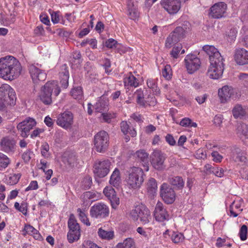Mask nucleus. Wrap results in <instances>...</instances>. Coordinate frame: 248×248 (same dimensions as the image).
Returning <instances> with one entry per match:
<instances>
[{"label": "nucleus", "mask_w": 248, "mask_h": 248, "mask_svg": "<svg viewBox=\"0 0 248 248\" xmlns=\"http://www.w3.org/2000/svg\"><path fill=\"white\" fill-rule=\"evenodd\" d=\"M148 91L146 89H139L134 93V96L136 98V102L140 106L145 107L147 105L155 106L156 103L155 98L152 97L150 100L149 95L147 94Z\"/></svg>", "instance_id": "6e6552de"}, {"label": "nucleus", "mask_w": 248, "mask_h": 248, "mask_svg": "<svg viewBox=\"0 0 248 248\" xmlns=\"http://www.w3.org/2000/svg\"><path fill=\"white\" fill-rule=\"evenodd\" d=\"M16 93L8 84H3L0 86V110H3L8 106L16 104Z\"/></svg>", "instance_id": "20e7f679"}, {"label": "nucleus", "mask_w": 248, "mask_h": 248, "mask_svg": "<svg viewBox=\"0 0 248 248\" xmlns=\"http://www.w3.org/2000/svg\"><path fill=\"white\" fill-rule=\"evenodd\" d=\"M117 248H135L134 242L133 239L127 238L125 239L123 243H119L117 246Z\"/></svg>", "instance_id": "4c0bfd02"}, {"label": "nucleus", "mask_w": 248, "mask_h": 248, "mask_svg": "<svg viewBox=\"0 0 248 248\" xmlns=\"http://www.w3.org/2000/svg\"><path fill=\"white\" fill-rule=\"evenodd\" d=\"M235 92L234 89L232 86L228 85L223 86L218 91L220 102L224 103L229 101L234 95Z\"/></svg>", "instance_id": "6ab92c4d"}, {"label": "nucleus", "mask_w": 248, "mask_h": 248, "mask_svg": "<svg viewBox=\"0 0 248 248\" xmlns=\"http://www.w3.org/2000/svg\"><path fill=\"white\" fill-rule=\"evenodd\" d=\"M29 70L34 83H37L39 81H44L46 78V73L33 64L29 66Z\"/></svg>", "instance_id": "aec40b11"}, {"label": "nucleus", "mask_w": 248, "mask_h": 248, "mask_svg": "<svg viewBox=\"0 0 248 248\" xmlns=\"http://www.w3.org/2000/svg\"><path fill=\"white\" fill-rule=\"evenodd\" d=\"M60 91L57 82L55 81H48L42 88L39 97L43 103L49 105L52 102V93L53 92L55 96H58Z\"/></svg>", "instance_id": "39448f33"}, {"label": "nucleus", "mask_w": 248, "mask_h": 248, "mask_svg": "<svg viewBox=\"0 0 248 248\" xmlns=\"http://www.w3.org/2000/svg\"><path fill=\"white\" fill-rule=\"evenodd\" d=\"M232 112L235 118L242 119L246 115V110L240 105H236L233 108Z\"/></svg>", "instance_id": "473e14b6"}, {"label": "nucleus", "mask_w": 248, "mask_h": 248, "mask_svg": "<svg viewBox=\"0 0 248 248\" xmlns=\"http://www.w3.org/2000/svg\"><path fill=\"white\" fill-rule=\"evenodd\" d=\"M73 116L70 111H66L60 114L57 120V124L58 125L67 129L73 124Z\"/></svg>", "instance_id": "a211bd4d"}, {"label": "nucleus", "mask_w": 248, "mask_h": 248, "mask_svg": "<svg viewBox=\"0 0 248 248\" xmlns=\"http://www.w3.org/2000/svg\"><path fill=\"white\" fill-rule=\"evenodd\" d=\"M166 155L159 150H154L150 156L151 163L157 170H161L165 169L164 161Z\"/></svg>", "instance_id": "9d476101"}, {"label": "nucleus", "mask_w": 248, "mask_h": 248, "mask_svg": "<svg viewBox=\"0 0 248 248\" xmlns=\"http://www.w3.org/2000/svg\"><path fill=\"white\" fill-rule=\"evenodd\" d=\"M112 207L114 209H116L118 205L119 204V199L116 196V195L112 198L109 199Z\"/></svg>", "instance_id": "4d7b16f0"}, {"label": "nucleus", "mask_w": 248, "mask_h": 248, "mask_svg": "<svg viewBox=\"0 0 248 248\" xmlns=\"http://www.w3.org/2000/svg\"><path fill=\"white\" fill-rule=\"evenodd\" d=\"M16 142L13 138L5 137L1 139L0 147L2 151L7 153H13L15 151Z\"/></svg>", "instance_id": "412c9836"}, {"label": "nucleus", "mask_w": 248, "mask_h": 248, "mask_svg": "<svg viewBox=\"0 0 248 248\" xmlns=\"http://www.w3.org/2000/svg\"><path fill=\"white\" fill-rule=\"evenodd\" d=\"M76 161V157L73 154H70L67 157L64 156L63 157V161L64 163H67L69 165L74 164Z\"/></svg>", "instance_id": "3c124183"}, {"label": "nucleus", "mask_w": 248, "mask_h": 248, "mask_svg": "<svg viewBox=\"0 0 248 248\" xmlns=\"http://www.w3.org/2000/svg\"><path fill=\"white\" fill-rule=\"evenodd\" d=\"M124 82L125 87L130 86L136 88L139 85V80L131 74L124 78Z\"/></svg>", "instance_id": "7c9ffc66"}, {"label": "nucleus", "mask_w": 248, "mask_h": 248, "mask_svg": "<svg viewBox=\"0 0 248 248\" xmlns=\"http://www.w3.org/2000/svg\"><path fill=\"white\" fill-rule=\"evenodd\" d=\"M101 116L103 121L108 123H110L111 119L116 117L115 114H111L110 113H103Z\"/></svg>", "instance_id": "864d4df0"}, {"label": "nucleus", "mask_w": 248, "mask_h": 248, "mask_svg": "<svg viewBox=\"0 0 248 248\" xmlns=\"http://www.w3.org/2000/svg\"><path fill=\"white\" fill-rule=\"evenodd\" d=\"M236 134L246 144L248 145V125L244 123L238 124L236 128Z\"/></svg>", "instance_id": "393cba45"}, {"label": "nucleus", "mask_w": 248, "mask_h": 248, "mask_svg": "<svg viewBox=\"0 0 248 248\" xmlns=\"http://www.w3.org/2000/svg\"><path fill=\"white\" fill-rule=\"evenodd\" d=\"M20 177L21 174L20 173L10 174L6 178V182L10 185H14L17 183Z\"/></svg>", "instance_id": "ea45409f"}, {"label": "nucleus", "mask_w": 248, "mask_h": 248, "mask_svg": "<svg viewBox=\"0 0 248 248\" xmlns=\"http://www.w3.org/2000/svg\"><path fill=\"white\" fill-rule=\"evenodd\" d=\"M162 76L167 79H170L171 78L172 71L170 66L166 65L162 71Z\"/></svg>", "instance_id": "09e8293b"}, {"label": "nucleus", "mask_w": 248, "mask_h": 248, "mask_svg": "<svg viewBox=\"0 0 248 248\" xmlns=\"http://www.w3.org/2000/svg\"><path fill=\"white\" fill-rule=\"evenodd\" d=\"M234 59L239 65L248 64V51L243 48L236 49Z\"/></svg>", "instance_id": "4be33fe9"}, {"label": "nucleus", "mask_w": 248, "mask_h": 248, "mask_svg": "<svg viewBox=\"0 0 248 248\" xmlns=\"http://www.w3.org/2000/svg\"><path fill=\"white\" fill-rule=\"evenodd\" d=\"M202 49L209 56L210 63L207 76L213 79H219L222 77L224 69V60L222 56L213 46L205 45Z\"/></svg>", "instance_id": "f257e3e1"}, {"label": "nucleus", "mask_w": 248, "mask_h": 248, "mask_svg": "<svg viewBox=\"0 0 248 248\" xmlns=\"http://www.w3.org/2000/svg\"><path fill=\"white\" fill-rule=\"evenodd\" d=\"M184 238L183 234L178 232H173L171 236V239L174 243L182 242Z\"/></svg>", "instance_id": "a18cd8bd"}, {"label": "nucleus", "mask_w": 248, "mask_h": 248, "mask_svg": "<svg viewBox=\"0 0 248 248\" xmlns=\"http://www.w3.org/2000/svg\"><path fill=\"white\" fill-rule=\"evenodd\" d=\"M181 48L182 47L181 46H176L173 47L170 52L171 57L175 59L177 58L178 57V54L181 50Z\"/></svg>", "instance_id": "6e6d98bb"}, {"label": "nucleus", "mask_w": 248, "mask_h": 248, "mask_svg": "<svg viewBox=\"0 0 248 248\" xmlns=\"http://www.w3.org/2000/svg\"><path fill=\"white\" fill-rule=\"evenodd\" d=\"M36 124V122L34 119L28 117L17 124V129L21 137L27 138L29 135L30 131L32 129Z\"/></svg>", "instance_id": "9b49d317"}, {"label": "nucleus", "mask_w": 248, "mask_h": 248, "mask_svg": "<svg viewBox=\"0 0 248 248\" xmlns=\"http://www.w3.org/2000/svg\"><path fill=\"white\" fill-rule=\"evenodd\" d=\"M10 163V159L6 155L0 153V171L6 169Z\"/></svg>", "instance_id": "c9c22d12"}, {"label": "nucleus", "mask_w": 248, "mask_h": 248, "mask_svg": "<svg viewBox=\"0 0 248 248\" xmlns=\"http://www.w3.org/2000/svg\"><path fill=\"white\" fill-rule=\"evenodd\" d=\"M38 188V183L36 181H32L29 186L26 188L25 191L36 190Z\"/></svg>", "instance_id": "052dcab7"}, {"label": "nucleus", "mask_w": 248, "mask_h": 248, "mask_svg": "<svg viewBox=\"0 0 248 248\" xmlns=\"http://www.w3.org/2000/svg\"><path fill=\"white\" fill-rule=\"evenodd\" d=\"M103 193L109 200L116 195L115 191L112 187H105L103 190Z\"/></svg>", "instance_id": "8fccbe9b"}, {"label": "nucleus", "mask_w": 248, "mask_h": 248, "mask_svg": "<svg viewBox=\"0 0 248 248\" xmlns=\"http://www.w3.org/2000/svg\"><path fill=\"white\" fill-rule=\"evenodd\" d=\"M121 129L122 132L124 134H129L131 137H135L137 135V132L135 129L129 126L127 122L123 121L121 123Z\"/></svg>", "instance_id": "c756f323"}, {"label": "nucleus", "mask_w": 248, "mask_h": 248, "mask_svg": "<svg viewBox=\"0 0 248 248\" xmlns=\"http://www.w3.org/2000/svg\"><path fill=\"white\" fill-rule=\"evenodd\" d=\"M98 234L100 237L104 239L110 240L114 237V232L113 231H107L102 228L98 230Z\"/></svg>", "instance_id": "58836bf2"}, {"label": "nucleus", "mask_w": 248, "mask_h": 248, "mask_svg": "<svg viewBox=\"0 0 248 248\" xmlns=\"http://www.w3.org/2000/svg\"><path fill=\"white\" fill-rule=\"evenodd\" d=\"M231 156L232 158L236 162L246 163L247 158L246 157V154L244 152L236 146L233 147Z\"/></svg>", "instance_id": "5701e85b"}, {"label": "nucleus", "mask_w": 248, "mask_h": 248, "mask_svg": "<svg viewBox=\"0 0 248 248\" xmlns=\"http://www.w3.org/2000/svg\"><path fill=\"white\" fill-rule=\"evenodd\" d=\"M247 226L246 225H242L240 230V237L243 241L247 239Z\"/></svg>", "instance_id": "5fc2aeb1"}, {"label": "nucleus", "mask_w": 248, "mask_h": 248, "mask_svg": "<svg viewBox=\"0 0 248 248\" xmlns=\"http://www.w3.org/2000/svg\"><path fill=\"white\" fill-rule=\"evenodd\" d=\"M227 9V5L224 2H218L212 6L209 12L210 16L218 19L224 16Z\"/></svg>", "instance_id": "4468645a"}, {"label": "nucleus", "mask_w": 248, "mask_h": 248, "mask_svg": "<svg viewBox=\"0 0 248 248\" xmlns=\"http://www.w3.org/2000/svg\"><path fill=\"white\" fill-rule=\"evenodd\" d=\"M73 62L76 64H79L82 62L81 55L80 52H74L73 54Z\"/></svg>", "instance_id": "603ef678"}, {"label": "nucleus", "mask_w": 248, "mask_h": 248, "mask_svg": "<svg viewBox=\"0 0 248 248\" xmlns=\"http://www.w3.org/2000/svg\"><path fill=\"white\" fill-rule=\"evenodd\" d=\"M25 230L27 233L31 234V235H33L34 233H36V232L38 231L34 227H33L32 226H31L30 225H26L25 227Z\"/></svg>", "instance_id": "774afa93"}, {"label": "nucleus", "mask_w": 248, "mask_h": 248, "mask_svg": "<svg viewBox=\"0 0 248 248\" xmlns=\"http://www.w3.org/2000/svg\"><path fill=\"white\" fill-rule=\"evenodd\" d=\"M68 226L69 231L67 235V239L69 243H72L78 241L81 234L79 225L73 214L70 216L68 221Z\"/></svg>", "instance_id": "0eeeda50"}, {"label": "nucleus", "mask_w": 248, "mask_h": 248, "mask_svg": "<svg viewBox=\"0 0 248 248\" xmlns=\"http://www.w3.org/2000/svg\"><path fill=\"white\" fill-rule=\"evenodd\" d=\"M168 182L177 190H181L184 186V181L181 176H170L168 178Z\"/></svg>", "instance_id": "a878e982"}, {"label": "nucleus", "mask_w": 248, "mask_h": 248, "mask_svg": "<svg viewBox=\"0 0 248 248\" xmlns=\"http://www.w3.org/2000/svg\"><path fill=\"white\" fill-rule=\"evenodd\" d=\"M144 175L142 169L140 167L128 168L125 173V181L126 186L130 189L140 188L144 181Z\"/></svg>", "instance_id": "7ed1b4c3"}, {"label": "nucleus", "mask_w": 248, "mask_h": 248, "mask_svg": "<svg viewBox=\"0 0 248 248\" xmlns=\"http://www.w3.org/2000/svg\"><path fill=\"white\" fill-rule=\"evenodd\" d=\"M32 153L31 150H27L24 152L22 155V158L26 162H28L31 158V155Z\"/></svg>", "instance_id": "69168bd1"}, {"label": "nucleus", "mask_w": 248, "mask_h": 248, "mask_svg": "<svg viewBox=\"0 0 248 248\" xmlns=\"http://www.w3.org/2000/svg\"><path fill=\"white\" fill-rule=\"evenodd\" d=\"M108 108V101L103 99H100L95 104L94 108L96 112H102Z\"/></svg>", "instance_id": "a19ab883"}, {"label": "nucleus", "mask_w": 248, "mask_h": 248, "mask_svg": "<svg viewBox=\"0 0 248 248\" xmlns=\"http://www.w3.org/2000/svg\"><path fill=\"white\" fill-rule=\"evenodd\" d=\"M60 82L62 87L63 88H66L68 86V79L69 74L68 70L65 68L63 71L60 73Z\"/></svg>", "instance_id": "2f4dec72"}, {"label": "nucleus", "mask_w": 248, "mask_h": 248, "mask_svg": "<svg viewBox=\"0 0 248 248\" xmlns=\"http://www.w3.org/2000/svg\"><path fill=\"white\" fill-rule=\"evenodd\" d=\"M137 162H139L145 167L146 170H148L149 154L144 150H140L136 152L134 155Z\"/></svg>", "instance_id": "b1692460"}, {"label": "nucleus", "mask_w": 248, "mask_h": 248, "mask_svg": "<svg viewBox=\"0 0 248 248\" xmlns=\"http://www.w3.org/2000/svg\"><path fill=\"white\" fill-rule=\"evenodd\" d=\"M196 156L197 158L204 159L206 157V154L203 149H199L196 151Z\"/></svg>", "instance_id": "13d9d810"}, {"label": "nucleus", "mask_w": 248, "mask_h": 248, "mask_svg": "<svg viewBox=\"0 0 248 248\" xmlns=\"http://www.w3.org/2000/svg\"><path fill=\"white\" fill-rule=\"evenodd\" d=\"M161 4L164 9L170 15L176 14L181 8L180 0H162Z\"/></svg>", "instance_id": "dca6fc26"}, {"label": "nucleus", "mask_w": 248, "mask_h": 248, "mask_svg": "<svg viewBox=\"0 0 248 248\" xmlns=\"http://www.w3.org/2000/svg\"><path fill=\"white\" fill-rule=\"evenodd\" d=\"M110 165L111 162L108 159L96 161L94 165L93 172L96 176L103 178L108 173Z\"/></svg>", "instance_id": "f8f14e48"}, {"label": "nucleus", "mask_w": 248, "mask_h": 248, "mask_svg": "<svg viewBox=\"0 0 248 248\" xmlns=\"http://www.w3.org/2000/svg\"><path fill=\"white\" fill-rule=\"evenodd\" d=\"M154 216L155 220L159 222L169 219V215L163 204L160 202H158L155 205Z\"/></svg>", "instance_id": "f3484780"}, {"label": "nucleus", "mask_w": 248, "mask_h": 248, "mask_svg": "<svg viewBox=\"0 0 248 248\" xmlns=\"http://www.w3.org/2000/svg\"><path fill=\"white\" fill-rule=\"evenodd\" d=\"M71 96L75 99H81L83 96L82 88L80 86L74 87L71 91Z\"/></svg>", "instance_id": "e433bc0d"}, {"label": "nucleus", "mask_w": 248, "mask_h": 248, "mask_svg": "<svg viewBox=\"0 0 248 248\" xmlns=\"http://www.w3.org/2000/svg\"><path fill=\"white\" fill-rule=\"evenodd\" d=\"M186 33V28L184 29L182 27H177L170 33L175 37L179 41L180 39L183 38Z\"/></svg>", "instance_id": "72a5a7b5"}, {"label": "nucleus", "mask_w": 248, "mask_h": 248, "mask_svg": "<svg viewBox=\"0 0 248 248\" xmlns=\"http://www.w3.org/2000/svg\"><path fill=\"white\" fill-rule=\"evenodd\" d=\"M94 148L99 153H104L109 145V136L107 132L101 131L94 136Z\"/></svg>", "instance_id": "423d86ee"}, {"label": "nucleus", "mask_w": 248, "mask_h": 248, "mask_svg": "<svg viewBox=\"0 0 248 248\" xmlns=\"http://www.w3.org/2000/svg\"><path fill=\"white\" fill-rule=\"evenodd\" d=\"M21 71L20 63L14 57L7 56L0 59V77L12 80L20 75Z\"/></svg>", "instance_id": "f03ea898"}, {"label": "nucleus", "mask_w": 248, "mask_h": 248, "mask_svg": "<svg viewBox=\"0 0 248 248\" xmlns=\"http://www.w3.org/2000/svg\"><path fill=\"white\" fill-rule=\"evenodd\" d=\"M160 195L167 204L172 203L176 198V193L174 189L166 183H163L160 186Z\"/></svg>", "instance_id": "1a4fd4ad"}, {"label": "nucleus", "mask_w": 248, "mask_h": 248, "mask_svg": "<svg viewBox=\"0 0 248 248\" xmlns=\"http://www.w3.org/2000/svg\"><path fill=\"white\" fill-rule=\"evenodd\" d=\"M147 84L148 87L151 89L155 94L159 93L160 90L157 87L155 79L152 78L148 79L147 81Z\"/></svg>", "instance_id": "37998d69"}, {"label": "nucleus", "mask_w": 248, "mask_h": 248, "mask_svg": "<svg viewBox=\"0 0 248 248\" xmlns=\"http://www.w3.org/2000/svg\"><path fill=\"white\" fill-rule=\"evenodd\" d=\"M178 42H179L178 39L170 33L166 40L165 46L167 48H170Z\"/></svg>", "instance_id": "c03bdc74"}, {"label": "nucleus", "mask_w": 248, "mask_h": 248, "mask_svg": "<svg viewBox=\"0 0 248 248\" xmlns=\"http://www.w3.org/2000/svg\"><path fill=\"white\" fill-rule=\"evenodd\" d=\"M185 62L187 72L190 74L196 71L200 68L201 63L200 59L193 54L186 55Z\"/></svg>", "instance_id": "2eb2a0df"}, {"label": "nucleus", "mask_w": 248, "mask_h": 248, "mask_svg": "<svg viewBox=\"0 0 248 248\" xmlns=\"http://www.w3.org/2000/svg\"><path fill=\"white\" fill-rule=\"evenodd\" d=\"M82 183H83V185L84 188L89 189L91 187L92 185V180L90 177H87L84 179Z\"/></svg>", "instance_id": "bf43d9fd"}, {"label": "nucleus", "mask_w": 248, "mask_h": 248, "mask_svg": "<svg viewBox=\"0 0 248 248\" xmlns=\"http://www.w3.org/2000/svg\"><path fill=\"white\" fill-rule=\"evenodd\" d=\"M166 141L171 146H174L176 144V141L173 137L171 134H167L165 137Z\"/></svg>", "instance_id": "e2e57ef3"}, {"label": "nucleus", "mask_w": 248, "mask_h": 248, "mask_svg": "<svg viewBox=\"0 0 248 248\" xmlns=\"http://www.w3.org/2000/svg\"><path fill=\"white\" fill-rule=\"evenodd\" d=\"M109 183L115 187L118 186L121 183L120 172L117 168H116L112 172L109 180Z\"/></svg>", "instance_id": "cd10ccee"}, {"label": "nucleus", "mask_w": 248, "mask_h": 248, "mask_svg": "<svg viewBox=\"0 0 248 248\" xmlns=\"http://www.w3.org/2000/svg\"><path fill=\"white\" fill-rule=\"evenodd\" d=\"M90 216L93 218H104L109 215L108 207L103 203H98L91 207Z\"/></svg>", "instance_id": "ddd939ff"}, {"label": "nucleus", "mask_w": 248, "mask_h": 248, "mask_svg": "<svg viewBox=\"0 0 248 248\" xmlns=\"http://www.w3.org/2000/svg\"><path fill=\"white\" fill-rule=\"evenodd\" d=\"M44 131L43 129L36 128L34 129L32 133L31 134V138H34L39 136L40 134L43 133Z\"/></svg>", "instance_id": "338daca9"}, {"label": "nucleus", "mask_w": 248, "mask_h": 248, "mask_svg": "<svg viewBox=\"0 0 248 248\" xmlns=\"http://www.w3.org/2000/svg\"><path fill=\"white\" fill-rule=\"evenodd\" d=\"M210 171L214 173L216 176L222 177L224 175V170L219 167L217 166H213L209 168Z\"/></svg>", "instance_id": "de8ad7c7"}, {"label": "nucleus", "mask_w": 248, "mask_h": 248, "mask_svg": "<svg viewBox=\"0 0 248 248\" xmlns=\"http://www.w3.org/2000/svg\"><path fill=\"white\" fill-rule=\"evenodd\" d=\"M190 124H191V120L188 118H183L179 123L180 125L184 127H189Z\"/></svg>", "instance_id": "0e129e2a"}, {"label": "nucleus", "mask_w": 248, "mask_h": 248, "mask_svg": "<svg viewBox=\"0 0 248 248\" xmlns=\"http://www.w3.org/2000/svg\"><path fill=\"white\" fill-rule=\"evenodd\" d=\"M139 218L143 224L148 223L152 218L150 210L144 204L142 208V212H140Z\"/></svg>", "instance_id": "bb28decb"}, {"label": "nucleus", "mask_w": 248, "mask_h": 248, "mask_svg": "<svg viewBox=\"0 0 248 248\" xmlns=\"http://www.w3.org/2000/svg\"><path fill=\"white\" fill-rule=\"evenodd\" d=\"M157 188V186L156 180L153 178L149 179L147 184L148 192L151 194L154 195L156 193Z\"/></svg>", "instance_id": "f704fd0d"}, {"label": "nucleus", "mask_w": 248, "mask_h": 248, "mask_svg": "<svg viewBox=\"0 0 248 248\" xmlns=\"http://www.w3.org/2000/svg\"><path fill=\"white\" fill-rule=\"evenodd\" d=\"M143 204H139L135 206L129 213V217L134 221H137L139 218L140 212H142Z\"/></svg>", "instance_id": "c85d7f7f"}, {"label": "nucleus", "mask_w": 248, "mask_h": 248, "mask_svg": "<svg viewBox=\"0 0 248 248\" xmlns=\"http://www.w3.org/2000/svg\"><path fill=\"white\" fill-rule=\"evenodd\" d=\"M77 212L81 221L86 224L87 226H90L91 224L87 217V215L85 213V211L82 210L80 208H78L77 209Z\"/></svg>", "instance_id": "79ce46f5"}, {"label": "nucleus", "mask_w": 248, "mask_h": 248, "mask_svg": "<svg viewBox=\"0 0 248 248\" xmlns=\"http://www.w3.org/2000/svg\"><path fill=\"white\" fill-rule=\"evenodd\" d=\"M117 42L112 38L109 39L106 41L105 45L107 47L112 48L117 44Z\"/></svg>", "instance_id": "680f3d73"}, {"label": "nucleus", "mask_w": 248, "mask_h": 248, "mask_svg": "<svg viewBox=\"0 0 248 248\" xmlns=\"http://www.w3.org/2000/svg\"><path fill=\"white\" fill-rule=\"evenodd\" d=\"M130 5H129V6ZM129 16V17L132 20H136L139 16V12H138L137 8L132 5V7H128Z\"/></svg>", "instance_id": "49530a36"}]
</instances>
